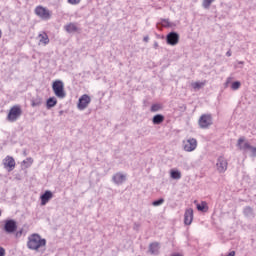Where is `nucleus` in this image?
Masks as SVG:
<instances>
[{
  "label": "nucleus",
  "instance_id": "27",
  "mask_svg": "<svg viewBox=\"0 0 256 256\" xmlns=\"http://www.w3.org/2000/svg\"><path fill=\"white\" fill-rule=\"evenodd\" d=\"M215 0H203V7L204 9H209V7H211V3H213Z\"/></svg>",
  "mask_w": 256,
  "mask_h": 256
},
{
  "label": "nucleus",
  "instance_id": "39",
  "mask_svg": "<svg viewBox=\"0 0 256 256\" xmlns=\"http://www.w3.org/2000/svg\"><path fill=\"white\" fill-rule=\"evenodd\" d=\"M244 64H245V62H243V61L238 62V65H244Z\"/></svg>",
  "mask_w": 256,
  "mask_h": 256
},
{
  "label": "nucleus",
  "instance_id": "32",
  "mask_svg": "<svg viewBox=\"0 0 256 256\" xmlns=\"http://www.w3.org/2000/svg\"><path fill=\"white\" fill-rule=\"evenodd\" d=\"M248 150L251 151L252 157H256V147L250 146Z\"/></svg>",
  "mask_w": 256,
  "mask_h": 256
},
{
  "label": "nucleus",
  "instance_id": "12",
  "mask_svg": "<svg viewBox=\"0 0 256 256\" xmlns=\"http://www.w3.org/2000/svg\"><path fill=\"white\" fill-rule=\"evenodd\" d=\"M237 147L238 149H240V151H247L251 149V144H249L248 142H245V138L241 137L238 139Z\"/></svg>",
  "mask_w": 256,
  "mask_h": 256
},
{
  "label": "nucleus",
  "instance_id": "33",
  "mask_svg": "<svg viewBox=\"0 0 256 256\" xmlns=\"http://www.w3.org/2000/svg\"><path fill=\"white\" fill-rule=\"evenodd\" d=\"M68 3H70V5H79V3H81V0H68Z\"/></svg>",
  "mask_w": 256,
  "mask_h": 256
},
{
  "label": "nucleus",
  "instance_id": "22",
  "mask_svg": "<svg viewBox=\"0 0 256 256\" xmlns=\"http://www.w3.org/2000/svg\"><path fill=\"white\" fill-rule=\"evenodd\" d=\"M157 29H161L162 27H172L171 22L169 19H162L160 23L156 24Z\"/></svg>",
  "mask_w": 256,
  "mask_h": 256
},
{
  "label": "nucleus",
  "instance_id": "1",
  "mask_svg": "<svg viewBox=\"0 0 256 256\" xmlns=\"http://www.w3.org/2000/svg\"><path fill=\"white\" fill-rule=\"evenodd\" d=\"M47 245V240L41 238L39 234H32L28 238L27 247L32 251H38L41 247H45Z\"/></svg>",
  "mask_w": 256,
  "mask_h": 256
},
{
  "label": "nucleus",
  "instance_id": "6",
  "mask_svg": "<svg viewBox=\"0 0 256 256\" xmlns=\"http://www.w3.org/2000/svg\"><path fill=\"white\" fill-rule=\"evenodd\" d=\"M89 103H91V97L87 94L82 95L77 104V108L79 111H85L89 107Z\"/></svg>",
  "mask_w": 256,
  "mask_h": 256
},
{
  "label": "nucleus",
  "instance_id": "16",
  "mask_svg": "<svg viewBox=\"0 0 256 256\" xmlns=\"http://www.w3.org/2000/svg\"><path fill=\"white\" fill-rule=\"evenodd\" d=\"M159 249L160 247L158 242H154L149 245V252L151 255H159Z\"/></svg>",
  "mask_w": 256,
  "mask_h": 256
},
{
  "label": "nucleus",
  "instance_id": "34",
  "mask_svg": "<svg viewBox=\"0 0 256 256\" xmlns=\"http://www.w3.org/2000/svg\"><path fill=\"white\" fill-rule=\"evenodd\" d=\"M0 256H5V248L0 246Z\"/></svg>",
  "mask_w": 256,
  "mask_h": 256
},
{
  "label": "nucleus",
  "instance_id": "37",
  "mask_svg": "<svg viewBox=\"0 0 256 256\" xmlns=\"http://www.w3.org/2000/svg\"><path fill=\"white\" fill-rule=\"evenodd\" d=\"M226 57H231V51L226 52Z\"/></svg>",
  "mask_w": 256,
  "mask_h": 256
},
{
  "label": "nucleus",
  "instance_id": "2",
  "mask_svg": "<svg viewBox=\"0 0 256 256\" xmlns=\"http://www.w3.org/2000/svg\"><path fill=\"white\" fill-rule=\"evenodd\" d=\"M52 90L58 99H65V97H67V93L65 92V85L61 80H56L53 82Z\"/></svg>",
  "mask_w": 256,
  "mask_h": 256
},
{
  "label": "nucleus",
  "instance_id": "20",
  "mask_svg": "<svg viewBox=\"0 0 256 256\" xmlns=\"http://www.w3.org/2000/svg\"><path fill=\"white\" fill-rule=\"evenodd\" d=\"M55 105H57V98L50 97L47 99V101H46L47 109H53V107H55Z\"/></svg>",
  "mask_w": 256,
  "mask_h": 256
},
{
  "label": "nucleus",
  "instance_id": "10",
  "mask_svg": "<svg viewBox=\"0 0 256 256\" xmlns=\"http://www.w3.org/2000/svg\"><path fill=\"white\" fill-rule=\"evenodd\" d=\"M3 165H4V169H7V171L11 172L13 171V169H15V158H13L12 156H6L3 159Z\"/></svg>",
  "mask_w": 256,
  "mask_h": 256
},
{
  "label": "nucleus",
  "instance_id": "36",
  "mask_svg": "<svg viewBox=\"0 0 256 256\" xmlns=\"http://www.w3.org/2000/svg\"><path fill=\"white\" fill-rule=\"evenodd\" d=\"M143 41H145V43H147L149 41V36L144 37Z\"/></svg>",
  "mask_w": 256,
  "mask_h": 256
},
{
  "label": "nucleus",
  "instance_id": "18",
  "mask_svg": "<svg viewBox=\"0 0 256 256\" xmlns=\"http://www.w3.org/2000/svg\"><path fill=\"white\" fill-rule=\"evenodd\" d=\"M39 43L42 45H49V36L47 33L42 32L38 35Z\"/></svg>",
  "mask_w": 256,
  "mask_h": 256
},
{
  "label": "nucleus",
  "instance_id": "19",
  "mask_svg": "<svg viewBox=\"0 0 256 256\" xmlns=\"http://www.w3.org/2000/svg\"><path fill=\"white\" fill-rule=\"evenodd\" d=\"M164 121H165V116H163L162 114H156L152 118V123L154 125H161V123H163Z\"/></svg>",
  "mask_w": 256,
  "mask_h": 256
},
{
  "label": "nucleus",
  "instance_id": "21",
  "mask_svg": "<svg viewBox=\"0 0 256 256\" xmlns=\"http://www.w3.org/2000/svg\"><path fill=\"white\" fill-rule=\"evenodd\" d=\"M191 85L195 91H199V89H203V87L207 85V80H204L203 82H193Z\"/></svg>",
  "mask_w": 256,
  "mask_h": 256
},
{
  "label": "nucleus",
  "instance_id": "29",
  "mask_svg": "<svg viewBox=\"0 0 256 256\" xmlns=\"http://www.w3.org/2000/svg\"><path fill=\"white\" fill-rule=\"evenodd\" d=\"M240 87H241V82H239V81H235L231 85V89L233 91H237V89H239Z\"/></svg>",
  "mask_w": 256,
  "mask_h": 256
},
{
  "label": "nucleus",
  "instance_id": "17",
  "mask_svg": "<svg viewBox=\"0 0 256 256\" xmlns=\"http://www.w3.org/2000/svg\"><path fill=\"white\" fill-rule=\"evenodd\" d=\"M64 29L67 33H77V31H79V28L75 23H69L68 25L64 26Z\"/></svg>",
  "mask_w": 256,
  "mask_h": 256
},
{
  "label": "nucleus",
  "instance_id": "41",
  "mask_svg": "<svg viewBox=\"0 0 256 256\" xmlns=\"http://www.w3.org/2000/svg\"><path fill=\"white\" fill-rule=\"evenodd\" d=\"M0 215H1V211H0Z\"/></svg>",
  "mask_w": 256,
  "mask_h": 256
},
{
  "label": "nucleus",
  "instance_id": "28",
  "mask_svg": "<svg viewBox=\"0 0 256 256\" xmlns=\"http://www.w3.org/2000/svg\"><path fill=\"white\" fill-rule=\"evenodd\" d=\"M163 203H165V199L160 198L158 200L153 201L152 205L154 207H159V205H163Z\"/></svg>",
  "mask_w": 256,
  "mask_h": 256
},
{
  "label": "nucleus",
  "instance_id": "23",
  "mask_svg": "<svg viewBox=\"0 0 256 256\" xmlns=\"http://www.w3.org/2000/svg\"><path fill=\"white\" fill-rule=\"evenodd\" d=\"M170 176L172 179H181V171L172 169L170 171Z\"/></svg>",
  "mask_w": 256,
  "mask_h": 256
},
{
  "label": "nucleus",
  "instance_id": "15",
  "mask_svg": "<svg viewBox=\"0 0 256 256\" xmlns=\"http://www.w3.org/2000/svg\"><path fill=\"white\" fill-rule=\"evenodd\" d=\"M184 223L186 225H191V223H193V209L189 208L185 211Z\"/></svg>",
  "mask_w": 256,
  "mask_h": 256
},
{
  "label": "nucleus",
  "instance_id": "8",
  "mask_svg": "<svg viewBox=\"0 0 256 256\" xmlns=\"http://www.w3.org/2000/svg\"><path fill=\"white\" fill-rule=\"evenodd\" d=\"M4 231L8 233V235L15 233V231H17V222L13 219L5 220Z\"/></svg>",
  "mask_w": 256,
  "mask_h": 256
},
{
  "label": "nucleus",
  "instance_id": "9",
  "mask_svg": "<svg viewBox=\"0 0 256 256\" xmlns=\"http://www.w3.org/2000/svg\"><path fill=\"white\" fill-rule=\"evenodd\" d=\"M166 42L168 45L175 47V45L179 43V33L175 31L168 33L166 36Z\"/></svg>",
  "mask_w": 256,
  "mask_h": 256
},
{
  "label": "nucleus",
  "instance_id": "14",
  "mask_svg": "<svg viewBox=\"0 0 256 256\" xmlns=\"http://www.w3.org/2000/svg\"><path fill=\"white\" fill-rule=\"evenodd\" d=\"M40 199H41V205H42V206H45V204H46L48 201H51V199H53V192H51L50 190H46V191L40 196Z\"/></svg>",
  "mask_w": 256,
  "mask_h": 256
},
{
  "label": "nucleus",
  "instance_id": "30",
  "mask_svg": "<svg viewBox=\"0 0 256 256\" xmlns=\"http://www.w3.org/2000/svg\"><path fill=\"white\" fill-rule=\"evenodd\" d=\"M151 111H152V113H157V111H161V105H159V104H153V105L151 106Z\"/></svg>",
  "mask_w": 256,
  "mask_h": 256
},
{
  "label": "nucleus",
  "instance_id": "31",
  "mask_svg": "<svg viewBox=\"0 0 256 256\" xmlns=\"http://www.w3.org/2000/svg\"><path fill=\"white\" fill-rule=\"evenodd\" d=\"M23 164L26 165V167H31V165H33V158H27L23 161Z\"/></svg>",
  "mask_w": 256,
  "mask_h": 256
},
{
  "label": "nucleus",
  "instance_id": "4",
  "mask_svg": "<svg viewBox=\"0 0 256 256\" xmlns=\"http://www.w3.org/2000/svg\"><path fill=\"white\" fill-rule=\"evenodd\" d=\"M35 14L37 17H40V19H43V21H49L52 15L51 11L43 6H37L35 8Z\"/></svg>",
  "mask_w": 256,
  "mask_h": 256
},
{
  "label": "nucleus",
  "instance_id": "7",
  "mask_svg": "<svg viewBox=\"0 0 256 256\" xmlns=\"http://www.w3.org/2000/svg\"><path fill=\"white\" fill-rule=\"evenodd\" d=\"M183 149L187 151V153H191V151H195L197 149V139L189 138L183 141Z\"/></svg>",
  "mask_w": 256,
  "mask_h": 256
},
{
  "label": "nucleus",
  "instance_id": "38",
  "mask_svg": "<svg viewBox=\"0 0 256 256\" xmlns=\"http://www.w3.org/2000/svg\"><path fill=\"white\" fill-rule=\"evenodd\" d=\"M154 47H155V49H157V47H159V44L157 42H155Z\"/></svg>",
  "mask_w": 256,
  "mask_h": 256
},
{
  "label": "nucleus",
  "instance_id": "26",
  "mask_svg": "<svg viewBox=\"0 0 256 256\" xmlns=\"http://www.w3.org/2000/svg\"><path fill=\"white\" fill-rule=\"evenodd\" d=\"M43 100L41 98H36L32 100L31 106L32 107H41Z\"/></svg>",
  "mask_w": 256,
  "mask_h": 256
},
{
  "label": "nucleus",
  "instance_id": "3",
  "mask_svg": "<svg viewBox=\"0 0 256 256\" xmlns=\"http://www.w3.org/2000/svg\"><path fill=\"white\" fill-rule=\"evenodd\" d=\"M22 114L23 111L21 110V106L15 105L10 109L7 119L10 121V123H15V121H17Z\"/></svg>",
  "mask_w": 256,
  "mask_h": 256
},
{
  "label": "nucleus",
  "instance_id": "25",
  "mask_svg": "<svg viewBox=\"0 0 256 256\" xmlns=\"http://www.w3.org/2000/svg\"><path fill=\"white\" fill-rule=\"evenodd\" d=\"M245 217H253V208L252 207H245L243 211Z\"/></svg>",
  "mask_w": 256,
  "mask_h": 256
},
{
  "label": "nucleus",
  "instance_id": "13",
  "mask_svg": "<svg viewBox=\"0 0 256 256\" xmlns=\"http://www.w3.org/2000/svg\"><path fill=\"white\" fill-rule=\"evenodd\" d=\"M127 180V176H125L122 173H116L113 177H112V181H114V183L116 185H123V183H125V181Z\"/></svg>",
  "mask_w": 256,
  "mask_h": 256
},
{
  "label": "nucleus",
  "instance_id": "5",
  "mask_svg": "<svg viewBox=\"0 0 256 256\" xmlns=\"http://www.w3.org/2000/svg\"><path fill=\"white\" fill-rule=\"evenodd\" d=\"M201 129H207L210 125H213V117L211 114H203L198 121Z\"/></svg>",
  "mask_w": 256,
  "mask_h": 256
},
{
  "label": "nucleus",
  "instance_id": "24",
  "mask_svg": "<svg viewBox=\"0 0 256 256\" xmlns=\"http://www.w3.org/2000/svg\"><path fill=\"white\" fill-rule=\"evenodd\" d=\"M196 207L199 211L205 212L207 211V202L202 201L200 204H196Z\"/></svg>",
  "mask_w": 256,
  "mask_h": 256
},
{
  "label": "nucleus",
  "instance_id": "35",
  "mask_svg": "<svg viewBox=\"0 0 256 256\" xmlns=\"http://www.w3.org/2000/svg\"><path fill=\"white\" fill-rule=\"evenodd\" d=\"M21 235H23V230H20V231L16 232V237L17 238L21 237Z\"/></svg>",
  "mask_w": 256,
  "mask_h": 256
},
{
  "label": "nucleus",
  "instance_id": "11",
  "mask_svg": "<svg viewBox=\"0 0 256 256\" xmlns=\"http://www.w3.org/2000/svg\"><path fill=\"white\" fill-rule=\"evenodd\" d=\"M227 165H228V163H227V160L225 159V157L220 156L216 163L217 171L219 173H225L227 171Z\"/></svg>",
  "mask_w": 256,
  "mask_h": 256
},
{
  "label": "nucleus",
  "instance_id": "40",
  "mask_svg": "<svg viewBox=\"0 0 256 256\" xmlns=\"http://www.w3.org/2000/svg\"><path fill=\"white\" fill-rule=\"evenodd\" d=\"M1 35H2V33H1V30H0V39H1Z\"/></svg>",
  "mask_w": 256,
  "mask_h": 256
}]
</instances>
